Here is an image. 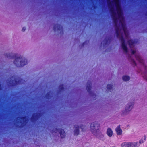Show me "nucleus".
<instances>
[{
    "mask_svg": "<svg viewBox=\"0 0 147 147\" xmlns=\"http://www.w3.org/2000/svg\"><path fill=\"white\" fill-rule=\"evenodd\" d=\"M135 57L136 59L138 60L139 61H140L141 58L140 56L138 55L137 56V55H135Z\"/></svg>",
    "mask_w": 147,
    "mask_h": 147,
    "instance_id": "24",
    "label": "nucleus"
},
{
    "mask_svg": "<svg viewBox=\"0 0 147 147\" xmlns=\"http://www.w3.org/2000/svg\"><path fill=\"white\" fill-rule=\"evenodd\" d=\"M110 3H110L109 4L110 5Z\"/></svg>",
    "mask_w": 147,
    "mask_h": 147,
    "instance_id": "33",
    "label": "nucleus"
},
{
    "mask_svg": "<svg viewBox=\"0 0 147 147\" xmlns=\"http://www.w3.org/2000/svg\"><path fill=\"white\" fill-rule=\"evenodd\" d=\"M5 56L10 59L15 58L14 64L17 67H22L27 64L28 62L27 59L22 56L17 57L16 54L13 55L11 53H6Z\"/></svg>",
    "mask_w": 147,
    "mask_h": 147,
    "instance_id": "1",
    "label": "nucleus"
},
{
    "mask_svg": "<svg viewBox=\"0 0 147 147\" xmlns=\"http://www.w3.org/2000/svg\"><path fill=\"white\" fill-rule=\"evenodd\" d=\"M114 1L118 16L120 17L122 15V12L121 6L119 3V0H114Z\"/></svg>",
    "mask_w": 147,
    "mask_h": 147,
    "instance_id": "4",
    "label": "nucleus"
},
{
    "mask_svg": "<svg viewBox=\"0 0 147 147\" xmlns=\"http://www.w3.org/2000/svg\"><path fill=\"white\" fill-rule=\"evenodd\" d=\"M134 102L131 103V104L129 105V107L127 108V107L125 108V111L127 113L128 111H129L132 109L133 107V106L134 105Z\"/></svg>",
    "mask_w": 147,
    "mask_h": 147,
    "instance_id": "16",
    "label": "nucleus"
},
{
    "mask_svg": "<svg viewBox=\"0 0 147 147\" xmlns=\"http://www.w3.org/2000/svg\"><path fill=\"white\" fill-rule=\"evenodd\" d=\"M132 61H133V62L134 63L135 65V66H136V64L135 61L134 60V59H132Z\"/></svg>",
    "mask_w": 147,
    "mask_h": 147,
    "instance_id": "29",
    "label": "nucleus"
},
{
    "mask_svg": "<svg viewBox=\"0 0 147 147\" xmlns=\"http://www.w3.org/2000/svg\"><path fill=\"white\" fill-rule=\"evenodd\" d=\"M46 98L47 99H49L51 97L50 94L49 92L47 93L45 95Z\"/></svg>",
    "mask_w": 147,
    "mask_h": 147,
    "instance_id": "23",
    "label": "nucleus"
},
{
    "mask_svg": "<svg viewBox=\"0 0 147 147\" xmlns=\"http://www.w3.org/2000/svg\"><path fill=\"white\" fill-rule=\"evenodd\" d=\"M110 11L112 17L114 22L115 24L117 23V18L115 17L116 13L114 11V8L113 7L111 8Z\"/></svg>",
    "mask_w": 147,
    "mask_h": 147,
    "instance_id": "10",
    "label": "nucleus"
},
{
    "mask_svg": "<svg viewBox=\"0 0 147 147\" xmlns=\"http://www.w3.org/2000/svg\"><path fill=\"white\" fill-rule=\"evenodd\" d=\"M122 147H131L130 142H124L121 145Z\"/></svg>",
    "mask_w": 147,
    "mask_h": 147,
    "instance_id": "15",
    "label": "nucleus"
},
{
    "mask_svg": "<svg viewBox=\"0 0 147 147\" xmlns=\"http://www.w3.org/2000/svg\"><path fill=\"white\" fill-rule=\"evenodd\" d=\"M20 80H18L16 79L12 80L11 86L14 87L20 84Z\"/></svg>",
    "mask_w": 147,
    "mask_h": 147,
    "instance_id": "12",
    "label": "nucleus"
},
{
    "mask_svg": "<svg viewBox=\"0 0 147 147\" xmlns=\"http://www.w3.org/2000/svg\"><path fill=\"white\" fill-rule=\"evenodd\" d=\"M129 47L131 48L132 45L135 43V42L132 40H129L127 42Z\"/></svg>",
    "mask_w": 147,
    "mask_h": 147,
    "instance_id": "17",
    "label": "nucleus"
},
{
    "mask_svg": "<svg viewBox=\"0 0 147 147\" xmlns=\"http://www.w3.org/2000/svg\"><path fill=\"white\" fill-rule=\"evenodd\" d=\"M85 42H83L82 44V46H83L84 45V44H85Z\"/></svg>",
    "mask_w": 147,
    "mask_h": 147,
    "instance_id": "32",
    "label": "nucleus"
},
{
    "mask_svg": "<svg viewBox=\"0 0 147 147\" xmlns=\"http://www.w3.org/2000/svg\"><path fill=\"white\" fill-rule=\"evenodd\" d=\"M91 82L90 81H88L86 86V89L90 95H92V92L91 91Z\"/></svg>",
    "mask_w": 147,
    "mask_h": 147,
    "instance_id": "11",
    "label": "nucleus"
},
{
    "mask_svg": "<svg viewBox=\"0 0 147 147\" xmlns=\"http://www.w3.org/2000/svg\"><path fill=\"white\" fill-rule=\"evenodd\" d=\"M21 118L23 120V122H22V121H20L19 122V121H18V123H20L21 124L20 125H17L16 126L17 127L19 128H23L26 125L28 122L27 117L26 116H22L21 117Z\"/></svg>",
    "mask_w": 147,
    "mask_h": 147,
    "instance_id": "6",
    "label": "nucleus"
},
{
    "mask_svg": "<svg viewBox=\"0 0 147 147\" xmlns=\"http://www.w3.org/2000/svg\"><path fill=\"white\" fill-rule=\"evenodd\" d=\"M101 135H102V136H103V135L102 134H101Z\"/></svg>",
    "mask_w": 147,
    "mask_h": 147,
    "instance_id": "34",
    "label": "nucleus"
},
{
    "mask_svg": "<svg viewBox=\"0 0 147 147\" xmlns=\"http://www.w3.org/2000/svg\"><path fill=\"white\" fill-rule=\"evenodd\" d=\"M107 134L110 137L112 136L113 132L111 129L110 128H108L107 130Z\"/></svg>",
    "mask_w": 147,
    "mask_h": 147,
    "instance_id": "14",
    "label": "nucleus"
},
{
    "mask_svg": "<svg viewBox=\"0 0 147 147\" xmlns=\"http://www.w3.org/2000/svg\"><path fill=\"white\" fill-rule=\"evenodd\" d=\"M115 33L116 37L119 38L122 42V47L124 51L126 53L128 52V49L125 44V40L122 35L120 36L119 27H117L115 30Z\"/></svg>",
    "mask_w": 147,
    "mask_h": 147,
    "instance_id": "2",
    "label": "nucleus"
},
{
    "mask_svg": "<svg viewBox=\"0 0 147 147\" xmlns=\"http://www.w3.org/2000/svg\"><path fill=\"white\" fill-rule=\"evenodd\" d=\"M122 25L123 30H125L126 29L125 26L124 25L122 24Z\"/></svg>",
    "mask_w": 147,
    "mask_h": 147,
    "instance_id": "25",
    "label": "nucleus"
},
{
    "mask_svg": "<svg viewBox=\"0 0 147 147\" xmlns=\"http://www.w3.org/2000/svg\"><path fill=\"white\" fill-rule=\"evenodd\" d=\"M57 132L59 133L61 137L63 138L65 137V133L64 131V129L62 128L57 129V128L53 129L52 130V133H57Z\"/></svg>",
    "mask_w": 147,
    "mask_h": 147,
    "instance_id": "7",
    "label": "nucleus"
},
{
    "mask_svg": "<svg viewBox=\"0 0 147 147\" xmlns=\"http://www.w3.org/2000/svg\"><path fill=\"white\" fill-rule=\"evenodd\" d=\"M123 31H124V34H125V35H126V32H127L126 29L125 30H123Z\"/></svg>",
    "mask_w": 147,
    "mask_h": 147,
    "instance_id": "30",
    "label": "nucleus"
},
{
    "mask_svg": "<svg viewBox=\"0 0 147 147\" xmlns=\"http://www.w3.org/2000/svg\"><path fill=\"white\" fill-rule=\"evenodd\" d=\"M59 89L60 92H62L64 90V87L63 86V84H61L59 86Z\"/></svg>",
    "mask_w": 147,
    "mask_h": 147,
    "instance_id": "21",
    "label": "nucleus"
},
{
    "mask_svg": "<svg viewBox=\"0 0 147 147\" xmlns=\"http://www.w3.org/2000/svg\"><path fill=\"white\" fill-rule=\"evenodd\" d=\"M74 127L76 129L74 131V134L75 135H78L79 133V128H80L81 129V130L82 131H84L86 129V126L81 125L80 126V127L78 125H75Z\"/></svg>",
    "mask_w": 147,
    "mask_h": 147,
    "instance_id": "5",
    "label": "nucleus"
},
{
    "mask_svg": "<svg viewBox=\"0 0 147 147\" xmlns=\"http://www.w3.org/2000/svg\"><path fill=\"white\" fill-rule=\"evenodd\" d=\"M113 85H112L108 84L107 86V88L108 90H110L112 88Z\"/></svg>",
    "mask_w": 147,
    "mask_h": 147,
    "instance_id": "22",
    "label": "nucleus"
},
{
    "mask_svg": "<svg viewBox=\"0 0 147 147\" xmlns=\"http://www.w3.org/2000/svg\"><path fill=\"white\" fill-rule=\"evenodd\" d=\"M26 28L25 27H24L23 28L22 31L23 32H24L26 30Z\"/></svg>",
    "mask_w": 147,
    "mask_h": 147,
    "instance_id": "27",
    "label": "nucleus"
},
{
    "mask_svg": "<svg viewBox=\"0 0 147 147\" xmlns=\"http://www.w3.org/2000/svg\"><path fill=\"white\" fill-rule=\"evenodd\" d=\"M130 79V77L127 76H124L122 77L123 80L125 81H129Z\"/></svg>",
    "mask_w": 147,
    "mask_h": 147,
    "instance_id": "20",
    "label": "nucleus"
},
{
    "mask_svg": "<svg viewBox=\"0 0 147 147\" xmlns=\"http://www.w3.org/2000/svg\"><path fill=\"white\" fill-rule=\"evenodd\" d=\"M143 142V141L142 140H140L139 141V143L140 144L142 143Z\"/></svg>",
    "mask_w": 147,
    "mask_h": 147,
    "instance_id": "28",
    "label": "nucleus"
},
{
    "mask_svg": "<svg viewBox=\"0 0 147 147\" xmlns=\"http://www.w3.org/2000/svg\"><path fill=\"white\" fill-rule=\"evenodd\" d=\"M146 136H144V141H145L146 140Z\"/></svg>",
    "mask_w": 147,
    "mask_h": 147,
    "instance_id": "31",
    "label": "nucleus"
},
{
    "mask_svg": "<svg viewBox=\"0 0 147 147\" xmlns=\"http://www.w3.org/2000/svg\"><path fill=\"white\" fill-rule=\"evenodd\" d=\"M136 51L134 50H132L131 53H132V54H134L136 53Z\"/></svg>",
    "mask_w": 147,
    "mask_h": 147,
    "instance_id": "26",
    "label": "nucleus"
},
{
    "mask_svg": "<svg viewBox=\"0 0 147 147\" xmlns=\"http://www.w3.org/2000/svg\"><path fill=\"white\" fill-rule=\"evenodd\" d=\"M115 130L117 135H120L122 134V131L121 129L120 126H118L116 128Z\"/></svg>",
    "mask_w": 147,
    "mask_h": 147,
    "instance_id": "13",
    "label": "nucleus"
},
{
    "mask_svg": "<svg viewBox=\"0 0 147 147\" xmlns=\"http://www.w3.org/2000/svg\"><path fill=\"white\" fill-rule=\"evenodd\" d=\"M131 147H138L139 145L138 142H130Z\"/></svg>",
    "mask_w": 147,
    "mask_h": 147,
    "instance_id": "18",
    "label": "nucleus"
},
{
    "mask_svg": "<svg viewBox=\"0 0 147 147\" xmlns=\"http://www.w3.org/2000/svg\"><path fill=\"white\" fill-rule=\"evenodd\" d=\"M41 115L40 113H36L33 114L31 118V121L33 122H36Z\"/></svg>",
    "mask_w": 147,
    "mask_h": 147,
    "instance_id": "8",
    "label": "nucleus"
},
{
    "mask_svg": "<svg viewBox=\"0 0 147 147\" xmlns=\"http://www.w3.org/2000/svg\"><path fill=\"white\" fill-rule=\"evenodd\" d=\"M99 127L100 125L97 122H95L91 123L90 125L91 132L94 135L96 134L97 133H99L100 132Z\"/></svg>",
    "mask_w": 147,
    "mask_h": 147,
    "instance_id": "3",
    "label": "nucleus"
},
{
    "mask_svg": "<svg viewBox=\"0 0 147 147\" xmlns=\"http://www.w3.org/2000/svg\"><path fill=\"white\" fill-rule=\"evenodd\" d=\"M53 29L55 32L57 30L58 31H60V32H62V34L63 33V27L60 24H55L54 26Z\"/></svg>",
    "mask_w": 147,
    "mask_h": 147,
    "instance_id": "9",
    "label": "nucleus"
},
{
    "mask_svg": "<svg viewBox=\"0 0 147 147\" xmlns=\"http://www.w3.org/2000/svg\"><path fill=\"white\" fill-rule=\"evenodd\" d=\"M110 39L109 38H105L104 40V42L103 43V45L104 46H105L106 45H107L109 43Z\"/></svg>",
    "mask_w": 147,
    "mask_h": 147,
    "instance_id": "19",
    "label": "nucleus"
}]
</instances>
